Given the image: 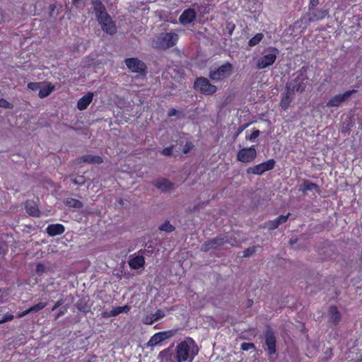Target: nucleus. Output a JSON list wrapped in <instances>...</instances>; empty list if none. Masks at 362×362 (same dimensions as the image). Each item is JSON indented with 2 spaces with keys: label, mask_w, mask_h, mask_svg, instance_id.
<instances>
[{
  "label": "nucleus",
  "mask_w": 362,
  "mask_h": 362,
  "mask_svg": "<svg viewBox=\"0 0 362 362\" xmlns=\"http://www.w3.org/2000/svg\"><path fill=\"white\" fill-rule=\"evenodd\" d=\"M245 127H241L239 128L238 129V134H240L245 128Z\"/></svg>",
  "instance_id": "nucleus-52"
},
{
  "label": "nucleus",
  "mask_w": 362,
  "mask_h": 362,
  "mask_svg": "<svg viewBox=\"0 0 362 362\" xmlns=\"http://www.w3.org/2000/svg\"><path fill=\"white\" fill-rule=\"evenodd\" d=\"M295 93L292 92L290 89H286L285 87V93L282 95L280 101V107L282 110H286L293 100Z\"/></svg>",
  "instance_id": "nucleus-22"
},
{
  "label": "nucleus",
  "mask_w": 362,
  "mask_h": 362,
  "mask_svg": "<svg viewBox=\"0 0 362 362\" xmlns=\"http://www.w3.org/2000/svg\"><path fill=\"white\" fill-rule=\"evenodd\" d=\"M253 304V300L252 299H249L247 300V306L249 308V307H251Z\"/></svg>",
  "instance_id": "nucleus-51"
},
{
  "label": "nucleus",
  "mask_w": 362,
  "mask_h": 362,
  "mask_svg": "<svg viewBox=\"0 0 362 362\" xmlns=\"http://www.w3.org/2000/svg\"><path fill=\"white\" fill-rule=\"evenodd\" d=\"M260 132L258 129L254 130L249 136H246L247 139L254 141L259 136Z\"/></svg>",
  "instance_id": "nucleus-41"
},
{
  "label": "nucleus",
  "mask_w": 362,
  "mask_h": 362,
  "mask_svg": "<svg viewBox=\"0 0 362 362\" xmlns=\"http://www.w3.org/2000/svg\"><path fill=\"white\" fill-rule=\"evenodd\" d=\"M328 16L329 11L327 9H317L315 8L313 11H308L306 14L301 16L300 21L308 23L319 21L325 19Z\"/></svg>",
  "instance_id": "nucleus-11"
},
{
  "label": "nucleus",
  "mask_w": 362,
  "mask_h": 362,
  "mask_svg": "<svg viewBox=\"0 0 362 362\" xmlns=\"http://www.w3.org/2000/svg\"><path fill=\"white\" fill-rule=\"evenodd\" d=\"M279 52V49L274 47H268L265 49V54L257 60V69H263L273 65L277 59Z\"/></svg>",
  "instance_id": "nucleus-6"
},
{
  "label": "nucleus",
  "mask_w": 362,
  "mask_h": 362,
  "mask_svg": "<svg viewBox=\"0 0 362 362\" xmlns=\"http://www.w3.org/2000/svg\"><path fill=\"white\" fill-rule=\"evenodd\" d=\"M64 204L70 208H74V209H81L83 207V204L81 201L74 199V198H67L64 201Z\"/></svg>",
  "instance_id": "nucleus-30"
},
{
  "label": "nucleus",
  "mask_w": 362,
  "mask_h": 362,
  "mask_svg": "<svg viewBox=\"0 0 362 362\" xmlns=\"http://www.w3.org/2000/svg\"><path fill=\"white\" fill-rule=\"evenodd\" d=\"M309 83L308 69L305 66L301 67L294 74V78L288 81L286 86L294 93H303Z\"/></svg>",
  "instance_id": "nucleus-3"
},
{
  "label": "nucleus",
  "mask_w": 362,
  "mask_h": 362,
  "mask_svg": "<svg viewBox=\"0 0 362 362\" xmlns=\"http://www.w3.org/2000/svg\"><path fill=\"white\" fill-rule=\"evenodd\" d=\"M197 17L196 11L194 8H187L184 10L179 17V21L182 25H186L192 23Z\"/></svg>",
  "instance_id": "nucleus-17"
},
{
  "label": "nucleus",
  "mask_w": 362,
  "mask_h": 362,
  "mask_svg": "<svg viewBox=\"0 0 362 362\" xmlns=\"http://www.w3.org/2000/svg\"><path fill=\"white\" fill-rule=\"evenodd\" d=\"M45 270V267L43 264H37V267H36V271L37 272H43Z\"/></svg>",
  "instance_id": "nucleus-49"
},
{
  "label": "nucleus",
  "mask_w": 362,
  "mask_h": 362,
  "mask_svg": "<svg viewBox=\"0 0 362 362\" xmlns=\"http://www.w3.org/2000/svg\"><path fill=\"white\" fill-rule=\"evenodd\" d=\"M299 190L305 194L308 191H315L320 194L321 192L320 187L318 185L304 179L302 184L300 185Z\"/></svg>",
  "instance_id": "nucleus-21"
},
{
  "label": "nucleus",
  "mask_w": 362,
  "mask_h": 362,
  "mask_svg": "<svg viewBox=\"0 0 362 362\" xmlns=\"http://www.w3.org/2000/svg\"><path fill=\"white\" fill-rule=\"evenodd\" d=\"M28 314H29V312H28V309H27V310H24V311H22V312L18 313L17 314V315H16V317H18V318H21V317H24V316H25V315H28Z\"/></svg>",
  "instance_id": "nucleus-48"
},
{
  "label": "nucleus",
  "mask_w": 362,
  "mask_h": 362,
  "mask_svg": "<svg viewBox=\"0 0 362 362\" xmlns=\"http://www.w3.org/2000/svg\"><path fill=\"white\" fill-rule=\"evenodd\" d=\"M291 214L288 213L286 215L279 216L274 220H270L266 223V227L270 230H274L277 228L280 225L286 223L290 216Z\"/></svg>",
  "instance_id": "nucleus-20"
},
{
  "label": "nucleus",
  "mask_w": 362,
  "mask_h": 362,
  "mask_svg": "<svg viewBox=\"0 0 362 362\" xmlns=\"http://www.w3.org/2000/svg\"><path fill=\"white\" fill-rule=\"evenodd\" d=\"M78 163H87L89 164H101L103 158L98 155L86 154L78 158Z\"/></svg>",
  "instance_id": "nucleus-24"
},
{
  "label": "nucleus",
  "mask_w": 362,
  "mask_h": 362,
  "mask_svg": "<svg viewBox=\"0 0 362 362\" xmlns=\"http://www.w3.org/2000/svg\"><path fill=\"white\" fill-rule=\"evenodd\" d=\"M64 231L65 227L61 223L49 224L46 228L47 233L51 237L62 235Z\"/></svg>",
  "instance_id": "nucleus-26"
},
{
  "label": "nucleus",
  "mask_w": 362,
  "mask_h": 362,
  "mask_svg": "<svg viewBox=\"0 0 362 362\" xmlns=\"http://www.w3.org/2000/svg\"><path fill=\"white\" fill-rule=\"evenodd\" d=\"M233 71V66L227 62L217 68H211L209 72V78L214 82H221L230 77Z\"/></svg>",
  "instance_id": "nucleus-4"
},
{
  "label": "nucleus",
  "mask_w": 362,
  "mask_h": 362,
  "mask_svg": "<svg viewBox=\"0 0 362 362\" xmlns=\"http://www.w3.org/2000/svg\"><path fill=\"white\" fill-rule=\"evenodd\" d=\"M240 349L243 351H248L250 349H255V346L253 343H247V342H243L241 344Z\"/></svg>",
  "instance_id": "nucleus-36"
},
{
  "label": "nucleus",
  "mask_w": 362,
  "mask_h": 362,
  "mask_svg": "<svg viewBox=\"0 0 362 362\" xmlns=\"http://www.w3.org/2000/svg\"><path fill=\"white\" fill-rule=\"evenodd\" d=\"M230 243L228 238L224 235H220L204 242L201 246V250L204 252L218 250L225 244Z\"/></svg>",
  "instance_id": "nucleus-9"
},
{
  "label": "nucleus",
  "mask_w": 362,
  "mask_h": 362,
  "mask_svg": "<svg viewBox=\"0 0 362 362\" xmlns=\"http://www.w3.org/2000/svg\"><path fill=\"white\" fill-rule=\"evenodd\" d=\"M131 309V307L128 305L124 306H117L113 308L111 310H105L101 313L102 317L108 318L111 317H115L123 313H128Z\"/></svg>",
  "instance_id": "nucleus-18"
},
{
  "label": "nucleus",
  "mask_w": 362,
  "mask_h": 362,
  "mask_svg": "<svg viewBox=\"0 0 362 362\" xmlns=\"http://www.w3.org/2000/svg\"><path fill=\"white\" fill-rule=\"evenodd\" d=\"M41 83L30 82L28 83V88L33 91H36L40 89Z\"/></svg>",
  "instance_id": "nucleus-38"
},
{
  "label": "nucleus",
  "mask_w": 362,
  "mask_h": 362,
  "mask_svg": "<svg viewBox=\"0 0 362 362\" xmlns=\"http://www.w3.org/2000/svg\"><path fill=\"white\" fill-rule=\"evenodd\" d=\"M51 7H52V10H54V8H55V6L54 5H51Z\"/></svg>",
  "instance_id": "nucleus-54"
},
{
  "label": "nucleus",
  "mask_w": 362,
  "mask_h": 362,
  "mask_svg": "<svg viewBox=\"0 0 362 362\" xmlns=\"http://www.w3.org/2000/svg\"><path fill=\"white\" fill-rule=\"evenodd\" d=\"M257 157L255 146L240 149L237 153V160L242 163H250Z\"/></svg>",
  "instance_id": "nucleus-14"
},
{
  "label": "nucleus",
  "mask_w": 362,
  "mask_h": 362,
  "mask_svg": "<svg viewBox=\"0 0 362 362\" xmlns=\"http://www.w3.org/2000/svg\"><path fill=\"white\" fill-rule=\"evenodd\" d=\"M124 63L131 72L138 74L141 77L146 76L147 66L143 61L136 57H132L125 59Z\"/></svg>",
  "instance_id": "nucleus-8"
},
{
  "label": "nucleus",
  "mask_w": 362,
  "mask_h": 362,
  "mask_svg": "<svg viewBox=\"0 0 362 362\" xmlns=\"http://www.w3.org/2000/svg\"><path fill=\"white\" fill-rule=\"evenodd\" d=\"M194 88L204 95H211L217 91V87L205 77H197L194 82Z\"/></svg>",
  "instance_id": "nucleus-7"
},
{
  "label": "nucleus",
  "mask_w": 362,
  "mask_h": 362,
  "mask_svg": "<svg viewBox=\"0 0 362 362\" xmlns=\"http://www.w3.org/2000/svg\"><path fill=\"white\" fill-rule=\"evenodd\" d=\"M179 113V111L177 110L175 108H170L168 112V116L171 117H173V116H176Z\"/></svg>",
  "instance_id": "nucleus-45"
},
{
  "label": "nucleus",
  "mask_w": 362,
  "mask_h": 362,
  "mask_svg": "<svg viewBox=\"0 0 362 362\" xmlns=\"http://www.w3.org/2000/svg\"><path fill=\"white\" fill-rule=\"evenodd\" d=\"M26 212L31 216L40 217L41 212L38 209L37 204L33 200H27L25 203Z\"/></svg>",
  "instance_id": "nucleus-25"
},
{
  "label": "nucleus",
  "mask_w": 362,
  "mask_h": 362,
  "mask_svg": "<svg viewBox=\"0 0 362 362\" xmlns=\"http://www.w3.org/2000/svg\"><path fill=\"white\" fill-rule=\"evenodd\" d=\"M13 318H14V316L12 314L6 313L2 317V318L0 319V324H3L6 322L11 321L12 320H13Z\"/></svg>",
  "instance_id": "nucleus-37"
},
{
  "label": "nucleus",
  "mask_w": 362,
  "mask_h": 362,
  "mask_svg": "<svg viewBox=\"0 0 362 362\" xmlns=\"http://www.w3.org/2000/svg\"><path fill=\"white\" fill-rule=\"evenodd\" d=\"M178 38V35L175 33H160L155 40V47L163 50L169 49L176 45Z\"/></svg>",
  "instance_id": "nucleus-5"
},
{
  "label": "nucleus",
  "mask_w": 362,
  "mask_h": 362,
  "mask_svg": "<svg viewBox=\"0 0 362 362\" xmlns=\"http://www.w3.org/2000/svg\"><path fill=\"white\" fill-rule=\"evenodd\" d=\"M356 92V90L353 89L346 90L343 93L335 95L329 99L326 103V106L327 107H338L341 105L342 103L348 100V98H350L351 95Z\"/></svg>",
  "instance_id": "nucleus-13"
},
{
  "label": "nucleus",
  "mask_w": 362,
  "mask_h": 362,
  "mask_svg": "<svg viewBox=\"0 0 362 362\" xmlns=\"http://www.w3.org/2000/svg\"><path fill=\"white\" fill-rule=\"evenodd\" d=\"M265 345L269 355H273L276 351V337L272 329H267L264 333Z\"/></svg>",
  "instance_id": "nucleus-15"
},
{
  "label": "nucleus",
  "mask_w": 362,
  "mask_h": 362,
  "mask_svg": "<svg viewBox=\"0 0 362 362\" xmlns=\"http://www.w3.org/2000/svg\"><path fill=\"white\" fill-rule=\"evenodd\" d=\"M93 11L102 30L106 33L113 35L117 33L115 23L107 13L105 6L100 0H92Z\"/></svg>",
  "instance_id": "nucleus-2"
},
{
  "label": "nucleus",
  "mask_w": 362,
  "mask_h": 362,
  "mask_svg": "<svg viewBox=\"0 0 362 362\" xmlns=\"http://www.w3.org/2000/svg\"><path fill=\"white\" fill-rule=\"evenodd\" d=\"M62 303H63V300L62 299L57 301L54 303V306L52 307V310H55L57 308H58L59 306H61Z\"/></svg>",
  "instance_id": "nucleus-47"
},
{
  "label": "nucleus",
  "mask_w": 362,
  "mask_h": 362,
  "mask_svg": "<svg viewBox=\"0 0 362 362\" xmlns=\"http://www.w3.org/2000/svg\"><path fill=\"white\" fill-rule=\"evenodd\" d=\"M79 0H72L73 3L74 4H76L77 1H78Z\"/></svg>",
  "instance_id": "nucleus-53"
},
{
  "label": "nucleus",
  "mask_w": 362,
  "mask_h": 362,
  "mask_svg": "<svg viewBox=\"0 0 362 362\" xmlns=\"http://www.w3.org/2000/svg\"><path fill=\"white\" fill-rule=\"evenodd\" d=\"M42 86L40 88L38 95L40 98L47 97L54 90V86L51 82H44Z\"/></svg>",
  "instance_id": "nucleus-28"
},
{
  "label": "nucleus",
  "mask_w": 362,
  "mask_h": 362,
  "mask_svg": "<svg viewBox=\"0 0 362 362\" xmlns=\"http://www.w3.org/2000/svg\"><path fill=\"white\" fill-rule=\"evenodd\" d=\"M275 160L271 158L265 162L249 167L247 169V174L260 175L264 173L272 170L275 166Z\"/></svg>",
  "instance_id": "nucleus-12"
},
{
  "label": "nucleus",
  "mask_w": 362,
  "mask_h": 362,
  "mask_svg": "<svg viewBox=\"0 0 362 362\" xmlns=\"http://www.w3.org/2000/svg\"><path fill=\"white\" fill-rule=\"evenodd\" d=\"M155 186L162 191H168L173 188V183L166 178H160L156 182Z\"/></svg>",
  "instance_id": "nucleus-29"
},
{
  "label": "nucleus",
  "mask_w": 362,
  "mask_h": 362,
  "mask_svg": "<svg viewBox=\"0 0 362 362\" xmlns=\"http://www.w3.org/2000/svg\"><path fill=\"white\" fill-rule=\"evenodd\" d=\"M328 322L337 326L341 320V315L336 305H331L328 310Z\"/></svg>",
  "instance_id": "nucleus-19"
},
{
  "label": "nucleus",
  "mask_w": 362,
  "mask_h": 362,
  "mask_svg": "<svg viewBox=\"0 0 362 362\" xmlns=\"http://www.w3.org/2000/svg\"><path fill=\"white\" fill-rule=\"evenodd\" d=\"M319 4V0H310L308 4V11H311Z\"/></svg>",
  "instance_id": "nucleus-43"
},
{
  "label": "nucleus",
  "mask_w": 362,
  "mask_h": 362,
  "mask_svg": "<svg viewBox=\"0 0 362 362\" xmlns=\"http://www.w3.org/2000/svg\"><path fill=\"white\" fill-rule=\"evenodd\" d=\"M235 24L233 23H228L226 25L227 29L229 30V34L231 35L233 30L235 29Z\"/></svg>",
  "instance_id": "nucleus-46"
},
{
  "label": "nucleus",
  "mask_w": 362,
  "mask_h": 362,
  "mask_svg": "<svg viewBox=\"0 0 362 362\" xmlns=\"http://www.w3.org/2000/svg\"><path fill=\"white\" fill-rule=\"evenodd\" d=\"M163 316H164L163 313L161 310H158L154 314L151 315V316L150 317V320L148 322H146V324L151 325L154 322L163 317Z\"/></svg>",
  "instance_id": "nucleus-33"
},
{
  "label": "nucleus",
  "mask_w": 362,
  "mask_h": 362,
  "mask_svg": "<svg viewBox=\"0 0 362 362\" xmlns=\"http://www.w3.org/2000/svg\"><path fill=\"white\" fill-rule=\"evenodd\" d=\"M158 229L161 231H165L170 233L173 232L175 230V228L172 224H170L169 221H165L159 226Z\"/></svg>",
  "instance_id": "nucleus-32"
},
{
  "label": "nucleus",
  "mask_w": 362,
  "mask_h": 362,
  "mask_svg": "<svg viewBox=\"0 0 362 362\" xmlns=\"http://www.w3.org/2000/svg\"><path fill=\"white\" fill-rule=\"evenodd\" d=\"M173 146L165 148L163 149L161 153L164 156H171L173 154Z\"/></svg>",
  "instance_id": "nucleus-44"
},
{
  "label": "nucleus",
  "mask_w": 362,
  "mask_h": 362,
  "mask_svg": "<svg viewBox=\"0 0 362 362\" xmlns=\"http://www.w3.org/2000/svg\"><path fill=\"white\" fill-rule=\"evenodd\" d=\"M198 352L199 348L195 341L187 337L176 346L175 358L177 362H192Z\"/></svg>",
  "instance_id": "nucleus-1"
},
{
  "label": "nucleus",
  "mask_w": 362,
  "mask_h": 362,
  "mask_svg": "<svg viewBox=\"0 0 362 362\" xmlns=\"http://www.w3.org/2000/svg\"><path fill=\"white\" fill-rule=\"evenodd\" d=\"M72 182L78 185H81L85 183V178L83 176H78L75 179L72 180Z\"/></svg>",
  "instance_id": "nucleus-42"
},
{
  "label": "nucleus",
  "mask_w": 362,
  "mask_h": 362,
  "mask_svg": "<svg viewBox=\"0 0 362 362\" xmlns=\"http://www.w3.org/2000/svg\"><path fill=\"white\" fill-rule=\"evenodd\" d=\"M0 107L11 109L13 107V105L7 101L6 99H0Z\"/></svg>",
  "instance_id": "nucleus-40"
},
{
  "label": "nucleus",
  "mask_w": 362,
  "mask_h": 362,
  "mask_svg": "<svg viewBox=\"0 0 362 362\" xmlns=\"http://www.w3.org/2000/svg\"><path fill=\"white\" fill-rule=\"evenodd\" d=\"M64 314V313L62 310H60L57 315H56V317H55V319H58L59 317H60L61 316H62Z\"/></svg>",
  "instance_id": "nucleus-50"
},
{
  "label": "nucleus",
  "mask_w": 362,
  "mask_h": 362,
  "mask_svg": "<svg viewBox=\"0 0 362 362\" xmlns=\"http://www.w3.org/2000/svg\"><path fill=\"white\" fill-rule=\"evenodd\" d=\"M93 98V93L88 92L85 95L81 97L77 102L76 107L79 110H84L87 109Z\"/></svg>",
  "instance_id": "nucleus-27"
},
{
  "label": "nucleus",
  "mask_w": 362,
  "mask_h": 362,
  "mask_svg": "<svg viewBox=\"0 0 362 362\" xmlns=\"http://www.w3.org/2000/svg\"><path fill=\"white\" fill-rule=\"evenodd\" d=\"M256 252V247H250L243 251V257H247Z\"/></svg>",
  "instance_id": "nucleus-35"
},
{
  "label": "nucleus",
  "mask_w": 362,
  "mask_h": 362,
  "mask_svg": "<svg viewBox=\"0 0 362 362\" xmlns=\"http://www.w3.org/2000/svg\"><path fill=\"white\" fill-rule=\"evenodd\" d=\"M194 148V144L191 142V141H187L184 148H183V150H182V152L185 153V154H187L188 153L192 148Z\"/></svg>",
  "instance_id": "nucleus-39"
},
{
  "label": "nucleus",
  "mask_w": 362,
  "mask_h": 362,
  "mask_svg": "<svg viewBox=\"0 0 362 362\" xmlns=\"http://www.w3.org/2000/svg\"><path fill=\"white\" fill-rule=\"evenodd\" d=\"M179 331V329H172L166 331H162L153 334L148 340L147 345L154 347L162 341L175 336Z\"/></svg>",
  "instance_id": "nucleus-10"
},
{
  "label": "nucleus",
  "mask_w": 362,
  "mask_h": 362,
  "mask_svg": "<svg viewBox=\"0 0 362 362\" xmlns=\"http://www.w3.org/2000/svg\"><path fill=\"white\" fill-rule=\"evenodd\" d=\"M264 39V35L262 33L255 34L247 42L250 47H253L259 44V42Z\"/></svg>",
  "instance_id": "nucleus-31"
},
{
  "label": "nucleus",
  "mask_w": 362,
  "mask_h": 362,
  "mask_svg": "<svg viewBox=\"0 0 362 362\" xmlns=\"http://www.w3.org/2000/svg\"><path fill=\"white\" fill-rule=\"evenodd\" d=\"M47 303H44V302H40L33 306H31L30 308H29L28 309L29 313H36V312H38L41 310H42L43 308H45L46 306H47Z\"/></svg>",
  "instance_id": "nucleus-34"
},
{
  "label": "nucleus",
  "mask_w": 362,
  "mask_h": 362,
  "mask_svg": "<svg viewBox=\"0 0 362 362\" xmlns=\"http://www.w3.org/2000/svg\"><path fill=\"white\" fill-rule=\"evenodd\" d=\"M173 346L162 350L158 356L160 362H177L175 358V354L173 353Z\"/></svg>",
  "instance_id": "nucleus-23"
},
{
  "label": "nucleus",
  "mask_w": 362,
  "mask_h": 362,
  "mask_svg": "<svg viewBox=\"0 0 362 362\" xmlns=\"http://www.w3.org/2000/svg\"><path fill=\"white\" fill-rule=\"evenodd\" d=\"M144 251L140 250L138 254L132 255L129 260V265L132 269H139L145 265V257L144 256Z\"/></svg>",
  "instance_id": "nucleus-16"
}]
</instances>
